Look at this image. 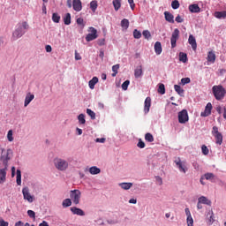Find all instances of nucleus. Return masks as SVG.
Wrapping results in <instances>:
<instances>
[{
	"label": "nucleus",
	"mask_w": 226,
	"mask_h": 226,
	"mask_svg": "<svg viewBox=\"0 0 226 226\" xmlns=\"http://www.w3.org/2000/svg\"><path fill=\"white\" fill-rule=\"evenodd\" d=\"M112 4L115 11H119V8H121V0H113Z\"/></svg>",
	"instance_id": "31"
},
{
	"label": "nucleus",
	"mask_w": 226,
	"mask_h": 226,
	"mask_svg": "<svg viewBox=\"0 0 226 226\" xmlns=\"http://www.w3.org/2000/svg\"><path fill=\"white\" fill-rule=\"evenodd\" d=\"M87 114L91 117L92 120L96 119V113L91 109H87Z\"/></svg>",
	"instance_id": "40"
},
{
	"label": "nucleus",
	"mask_w": 226,
	"mask_h": 226,
	"mask_svg": "<svg viewBox=\"0 0 226 226\" xmlns=\"http://www.w3.org/2000/svg\"><path fill=\"white\" fill-rule=\"evenodd\" d=\"M155 181L160 186L163 185V180L162 179V177H155Z\"/></svg>",
	"instance_id": "56"
},
{
	"label": "nucleus",
	"mask_w": 226,
	"mask_h": 226,
	"mask_svg": "<svg viewBox=\"0 0 226 226\" xmlns=\"http://www.w3.org/2000/svg\"><path fill=\"white\" fill-rule=\"evenodd\" d=\"M171 7L173 8V10H177V8H179V1L177 0L172 1Z\"/></svg>",
	"instance_id": "47"
},
{
	"label": "nucleus",
	"mask_w": 226,
	"mask_h": 226,
	"mask_svg": "<svg viewBox=\"0 0 226 226\" xmlns=\"http://www.w3.org/2000/svg\"><path fill=\"white\" fill-rule=\"evenodd\" d=\"M81 195L82 193L79 190H72L70 192L71 200L76 206L80 203Z\"/></svg>",
	"instance_id": "5"
},
{
	"label": "nucleus",
	"mask_w": 226,
	"mask_h": 226,
	"mask_svg": "<svg viewBox=\"0 0 226 226\" xmlns=\"http://www.w3.org/2000/svg\"><path fill=\"white\" fill-rule=\"evenodd\" d=\"M24 34H26V32H24V30L22 29V26H19L12 34V36L15 40L19 39V38H22V36H24Z\"/></svg>",
	"instance_id": "12"
},
{
	"label": "nucleus",
	"mask_w": 226,
	"mask_h": 226,
	"mask_svg": "<svg viewBox=\"0 0 226 226\" xmlns=\"http://www.w3.org/2000/svg\"><path fill=\"white\" fill-rule=\"evenodd\" d=\"M8 166H5L4 169H0V185H3L6 182V170H8Z\"/></svg>",
	"instance_id": "14"
},
{
	"label": "nucleus",
	"mask_w": 226,
	"mask_h": 226,
	"mask_svg": "<svg viewBox=\"0 0 226 226\" xmlns=\"http://www.w3.org/2000/svg\"><path fill=\"white\" fill-rule=\"evenodd\" d=\"M117 70H119V64H117L112 66V72H113V73L111 74L112 77H116V75H117Z\"/></svg>",
	"instance_id": "43"
},
{
	"label": "nucleus",
	"mask_w": 226,
	"mask_h": 226,
	"mask_svg": "<svg viewBox=\"0 0 226 226\" xmlns=\"http://www.w3.org/2000/svg\"><path fill=\"white\" fill-rule=\"evenodd\" d=\"M149 109H151V97H147L144 102V112L145 114L149 113Z\"/></svg>",
	"instance_id": "17"
},
{
	"label": "nucleus",
	"mask_w": 226,
	"mask_h": 226,
	"mask_svg": "<svg viewBox=\"0 0 226 226\" xmlns=\"http://www.w3.org/2000/svg\"><path fill=\"white\" fill-rule=\"evenodd\" d=\"M89 172L93 176H95L96 174H100L102 172V170H100L98 167L93 166L89 169Z\"/></svg>",
	"instance_id": "28"
},
{
	"label": "nucleus",
	"mask_w": 226,
	"mask_h": 226,
	"mask_svg": "<svg viewBox=\"0 0 226 226\" xmlns=\"http://www.w3.org/2000/svg\"><path fill=\"white\" fill-rule=\"evenodd\" d=\"M128 3L130 4L131 9L135 10V3L133 2V0H128Z\"/></svg>",
	"instance_id": "61"
},
{
	"label": "nucleus",
	"mask_w": 226,
	"mask_h": 226,
	"mask_svg": "<svg viewBox=\"0 0 226 226\" xmlns=\"http://www.w3.org/2000/svg\"><path fill=\"white\" fill-rule=\"evenodd\" d=\"M212 135L215 137L216 144H218L219 146H222V144H223V135H222V132L218 131V127H213Z\"/></svg>",
	"instance_id": "4"
},
{
	"label": "nucleus",
	"mask_w": 226,
	"mask_h": 226,
	"mask_svg": "<svg viewBox=\"0 0 226 226\" xmlns=\"http://www.w3.org/2000/svg\"><path fill=\"white\" fill-rule=\"evenodd\" d=\"M119 186L122 188V190H130L133 186L132 183H121L119 184Z\"/></svg>",
	"instance_id": "29"
},
{
	"label": "nucleus",
	"mask_w": 226,
	"mask_h": 226,
	"mask_svg": "<svg viewBox=\"0 0 226 226\" xmlns=\"http://www.w3.org/2000/svg\"><path fill=\"white\" fill-rule=\"evenodd\" d=\"M62 206H63V207H70V206H72V200H70V199L64 200Z\"/></svg>",
	"instance_id": "42"
},
{
	"label": "nucleus",
	"mask_w": 226,
	"mask_h": 226,
	"mask_svg": "<svg viewBox=\"0 0 226 226\" xmlns=\"http://www.w3.org/2000/svg\"><path fill=\"white\" fill-rule=\"evenodd\" d=\"M78 120H79V124H86V115L79 114L78 116Z\"/></svg>",
	"instance_id": "39"
},
{
	"label": "nucleus",
	"mask_w": 226,
	"mask_h": 226,
	"mask_svg": "<svg viewBox=\"0 0 226 226\" xmlns=\"http://www.w3.org/2000/svg\"><path fill=\"white\" fill-rule=\"evenodd\" d=\"M145 140H147V142H154V137H153V134L150 132H147L145 134Z\"/></svg>",
	"instance_id": "37"
},
{
	"label": "nucleus",
	"mask_w": 226,
	"mask_h": 226,
	"mask_svg": "<svg viewBox=\"0 0 226 226\" xmlns=\"http://www.w3.org/2000/svg\"><path fill=\"white\" fill-rule=\"evenodd\" d=\"M9 142H13V131L10 130L7 133Z\"/></svg>",
	"instance_id": "48"
},
{
	"label": "nucleus",
	"mask_w": 226,
	"mask_h": 226,
	"mask_svg": "<svg viewBox=\"0 0 226 226\" xmlns=\"http://www.w3.org/2000/svg\"><path fill=\"white\" fill-rule=\"evenodd\" d=\"M76 22L79 26H84V19L82 18H78Z\"/></svg>",
	"instance_id": "59"
},
{
	"label": "nucleus",
	"mask_w": 226,
	"mask_h": 226,
	"mask_svg": "<svg viewBox=\"0 0 226 226\" xmlns=\"http://www.w3.org/2000/svg\"><path fill=\"white\" fill-rule=\"evenodd\" d=\"M97 43L100 47H102V45H105V39H99Z\"/></svg>",
	"instance_id": "60"
},
{
	"label": "nucleus",
	"mask_w": 226,
	"mask_h": 226,
	"mask_svg": "<svg viewBox=\"0 0 226 226\" xmlns=\"http://www.w3.org/2000/svg\"><path fill=\"white\" fill-rule=\"evenodd\" d=\"M34 100V94H27L25 98V107H27Z\"/></svg>",
	"instance_id": "20"
},
{
	"label": "nucleus",
	"mask_w": 226,
	"mask_h": 226,
	"mask_svg": "<svg viewBox=\"0 0 226 226\" xmlns=\"http://www.w3.org/2000/svg\"><path fill=\"white\" fill-rule=\"evenodd\" d=\"M19 26L22 27V29H25V30L29 29V24H27V21L22 22L21 25Z\"/></svg>",
	"instance_id": "53"
},
{
	"label": "nucleus",
	"mask_w": 226,
	"mask_h": 226,
	"mask_svg": "<svg viewBox=\"0 0 226 226\" xmlns=\"http://www.w3.org/2000/svg\"><path fill=\"white\" fill-rule=\"evenodd\" d=\"M16 174V183L17 185H19V186H20V185H22V172L20 171V170H17Z\"/></svg>",
	"instance_id": "25"
},
{
	"label": "nucleus",
	"mask_w": 226,
	"mask_h": 226,
	"mask_svg": "<svg viewBox=\"0 0 226 226\" xmlns=\"http://www.w3.org/2000/svg\"><path fill=\"white\" fill-rule=\"evenodd\" d=\"M181 82H182L183 86H185V84H190L191 79H190V78H183L181 79Z\"/></svg>",
	"instance_id": "55"
},
{
	"label": "nucleus",
	"mask_w": 226,
	"mask_h": 226,
	"mask_svg": "<svg viewBox=\"0 0 226 226\" xmlns=\"http://www.w3.org/2000/svg\"><path fill=\"white\" fill-rule=\"evenodd\" d=\"M185 215H186L187 218L192 217V213L190 212V208L187 207L185 209Z\"/></svg>",
	"instance_id": "62"
},
{
	"label": "nucleus",
	"mask_w": 226,
	"mask_h": 226,
	"mask_svg": "<svg viewBox=\"0 0 226 226\" xmlns=\"http://www.w3.org/2000/svg\"><path fill=\"white\" fill-rule=\"evenodd\" d=\"M162 42L156 41L154 44V52L157 56H160L162 54Z\"/></svg>",
	"instance_id": "23"
},
{
	"label": "nucleus",
	"mask_w": 226,
	"mask_h": 226,
	"mask_svg": "<svg viewBox=\"0 0 226 226\" xmlns=\"http://www.w3.org/2000/svg\"><path fill=\"white\" fill-rule=\"evenodd\" d=\"M98 9V1L94 0L90 3V10L94 13L96 10Z\"/></svg>",
	"instance_id": "32"
},
{
	"label": "nucleus",
	"mask_w": 226,
	"mask_h": 226,
	"mask_svg": "<svg viewBox=\"0 0 226 226\" xmlns=\"http://www.w3.org/2000/svg\"><path fill=\"white\" fill-rule=\"evenodd\" d=\"M54 164L56 169H57V170L63 171L68 169V162H66L64 159L56 158L54 160Z\"/></svg>",
	"instance_id": "3"
},
{
	"label": "nucleus",
	"mask_w": 226,
	"mask_h": 226,
	"mask_svg": "<svg viewBox=\"0 0 226 226\" xmlns=\"http://www.w3.org/2000/svg\"><path fill=\"white\" fill-rule=\"evenodd\" d=\"M23 198L25 200H27V202H34V197L31 195L29 192V187H24L22 189Z\"/></svg>",
	"instance_id": "9"
},
{
	"label": "nucleus",
	"mask_w": 226,
	"mask_h": 226,
	"mask_svg": "<svg viewBox=\"0 0 226 226\" xmlns=\"http://www.w3.org/2000/svg\"><path fill=\"white\" fill-rule=\"evenodd\" d=\"M11 156H13V151L11 148L7 150H5L4 148H2L0 160L1 162H3V164L4 165V167H8V162L11 160Z\"/></svg>",
	"instance_id": "2"
},
{
	"label": "nucleus",
	"mask_w": 226,
	"mask_h": 226,
	"mask_svg": "<svg viewBox=\"0 0 226 226\" xmlns=\"http://www.w3.org/2000/svg\"><path fill=\"white\" fill-rule=\"evenodd\" d=\"M165 20L170 22V24H174V15L169 11L164 12Z\"/></svg>",
	"instance_id": "19"
},
{
	"label": "nucleus",
	"mask_w": 226,
	"mask_h": 226,
	"mask_svg": "<svg viewBox=\"0 0 226 226\" xmlns=\"http://www.w3.org/2000/svg\"><path fill=\"white\" fill-rule=\"evenodd\" d=\"M215 17L216 19H226V11H215Z\"/></svg>",
	"instance_id": "30"
},
{
	"label": "nucleus",
	"mask_w": 226,
	"mask_h": 226,
	"mask_svg": "<svg viewBox=\"0 0 226 226\" xmlns=\"http://www.w3.org/2000/svg\"><path fill=\"white\" fill-rule=\"evenodd\" d=\"M95 141L103 144L105 142V138H97Z\"/></svg>",
	"instance_id": "63"
},
{
	"label": "nucleus",
	"mask_w": 226,
	"mask_h": 226,
	"mask_svg": "<svg viewBox=\"0 0 226 226\" xmlns=\"http://www.w3.org/2000/svg\"><path fill=\"white\" fill-rule=\"evenodd\" d=\"M175 163L180 172L186 174V170H188V168H186V162H182L181 158L178 157L177 160H175Z\"/></svg>",
	"instance_id": "8"
},
{
	"label": "nucleus",
	"mask_w": 226,
	"mask_h": 226,
	"mask_svg": "<svg viewBox=\"0 0 226 226\" xmlns=\"http://www.w3.org/2000/svg\"><path fill=\"white\" fill-rule=\"evenodd\" d=\"M72 7H73L74 11H82V1L73 0Z\"/></svg>",
	"instance_id": "13"
},
{
	"label": "nucleus",
	"mask_w": 226,
	"mask_h": 226,
	"mask_svg": "<svg viewBox=\"0 0 226 226\" xmlns=\"http://www.w3.org/2000/svg\"><path fill=\"white\" fill-rule=\"evenodd\" d=\"M27 215L30 218H33L34 220L36 219V213H34V211L33 210H28L27 211Z\"/></svg>",
	"instance_id": "51"
},
{
	"label": "nucleus",
	"mask_w": 226,
	"mask_h": 226,
	"mask_svg": "<svg viewBox=\"0 0 226 226\" xmlns=\"http://www.w3.org/2000/svg\"><path fill=\"white\" fill-rule=\"evenodd\" d=\"M142 34L146 40H149L151 37V32H149V30H144Z\"/></svg>",
	"instance_id": "45"
},
{
	"label": "nucleus",
	"mask_w": 226,
	"mask_h": 226,
	"mask_svg": "<svg viewBox=\"0 0 226 226\" xmlns=\"http://www.w3.org/2000/svg\"><path fill=\"white\" fill-rule=\"evenodd\" d=\"M211 110H213V104L208 102L205 107V110L200 113L201 117H207L208 116H211Z\"/></svg>",
	"instance_id": "11"
},
{
	"label": "nucleus",
	"mask_w": 226,
	"mask_h": 226,
	"mask_svg": "<svg viewBox=\"0 0 226 226\" xmlns=\"http://www.w3.org/2000/svg\"><path fill=\"white\" fill-rule=\"evenodd\" d=\"M52 20L53 22H55L56 24H59L60 20H61V16H59V14H57L56 12H54L52 14Z\"/></svg>",
	"instance_id": "36"
},
{
	"label": "nucleus",
	"mask_w": 226,
	"mask_h": 226,
	"mask_svg": "<svg viewBox=\"0 0 226 226\" xmlns=\"http://www.w3.org/2000/svg\"><path fill=\"white\" fill-rule=\"evenodd\" d=\"M208 63H215L216 61V55L214 51H209L207 56Z\"/></svg>",
	"instance_id": "22"
},
{
	"label": "nucleus",
	"mask_w": 226,
	"mask_h": 226,
	"mask_svg": "<svg viewBox=\"0 0 226 226\" xmlns=\"http://www.w3.org/2000/svg\"><path fill=\"white\" fill-rule=\"evenodd\" d=\"M212 93L218 102L223 100L225 98L226 90L225 87L222 85H215L212 87Z\"/></svg>",
	"instance_id": "1"
},
{
	"label": "nucleus",
	"mask_w": 226,
	"mask_h": 226,
	"mask_svg": "<svg viewBox=\"0 0 226 226\" xmlns=\"http://www.w3.org/2000/svg\"><path fill=\"white\" fill-rule=\"evenodd\" d=\"M121 26L124 29H128L130 27V21L127 19H124L121 21Z\"/></svg>",
	"instance_id": "38"
},
{
	"label": "nucleus",
	"mask_w": 226,
	"mask_h": 226,
	"mask_svg": "<svg viewBox=\"0 0 226 226\" xmlns=\"http://www.w3.org/2000/svg\"><path fill=\"white\" fill-rule=\"evenodd\" d=\"M176 22H177L178 24H181L182 22H185V19L183 18H181L180 15H177L175 19Z\"/></svg>",
	"instance_id": "57"
},
{
	"label": "nucleus",
	"mask_w": 226,
	"mask_h": 226,
	"mask_svg": "<svg viewBox=\"0 0 226 226\" xmlns=\"http://www.w3.org/2000/svg\"><path fill=\"white\" fill-rule=\"evenodd\" d=\"M205 179L209 181V179H215V174L213 173H206L205 175Z\"/></svg>",
	"instance_id": "50"
},
{
	"label": "nucleus",
	"mask_w": 226,
	"mask_h": 226,
	"mask_svg": "<svg viewBox=\"0 0 226 226\" xmlns=\"http://www.w3.org/2000/svg\"><path fill=\"white\" fill-rule=\"evenodd\" d=\"M96 84H98V77H94V78L88 82V86H89L90 89H94V86H96Z\"/></svg>",
	"instance_id": "27"
},
{
	"label": "nucleus",
	"mask_w": 226,
	"mask_h": 226,
	"mask_svg": "<svg viewBox=\"0 0 226 226\" xmlns=\"http://www.w3.org/2000/svg\"><path fill=\"white\" fill-rule=\"evenodd\" d=\"M177 40H179V29L175 28L170 37L171 49H176Z\"/></svg>",
	"instance_id": "6"
},
{
	"label": "nucleus",
	"mask_w": 226,
	"mask_h": 226,
	"mask_svg": "<svg viewBox=\"0 0 226 226\" xmlns=\"http://www.w3.org/2000/svg\"><path fill=\"white\" fill-rule=\"evenodd\" d=\"M64 23L65 24V26H70L72 24V14H70L69 12L65 14V16L64 17Z\"/></svg>",
	"instance_id": "26"
},
{
	"label": "nucleus",
	"mask_w": 226,
	"mask_h": 226,
	"mask_svg": "<svg viewBox=\"0 0 226 226\" xmlns=\"http://www.w3.org/2000/svg\"><path fill=\"white\" fill-rule=\"evenodd\" d=\"M189 11L191 13H200V7H199V4H193L189 5Z\"/></svg>",
	"instance_id": "18"
},
{
	"label": "nucleus",
	"mask_w": 226,
	"mask_h": 226,
	"mask_svg": "<svg viewBox=\"0 0 226 226\" xmlns=\"http://www.w3.org/2000/svg\"><path fill=\"white\" fill-rule=\"evenodd\" d=\"M188 43L192 46V50H197V40H195L193 34L189 35Z\"/></svg>",
	"instance_id": "15"
},
{
	"label": "nucleus",
	"mask_w": 226,
	"mask_h": 226,
	"mask_svg": "<svg viewBox=\"0 0 226 226\" xmlns=\"http://www.w3.org/2000/svg\"><path fill=\"white\" fill-rule=\"evenodd\" d=\"M134 76L136 79L142 77V66H139L137 69H135Z\"/></svg>",
	"instance_id": "34"
},
{
	"label": "nucleus",
	"mask_w": 226,
	"mask_h": 226,
	"mask_svg": "<svg viewBox=\"0 0 226 226\" xmlns=\"http://www.w3.org/2000/svg\"><path fill=\"white\" fill-rule=\"evenodd\" d=\"M8 222L4 221V219L0 217V226H8Z\"/></svg>",
	"instance_id": "58"
},
{
	"label": "nucleus",
	"mask_w": 226,
	"mask_h": 226,
	"mask_svg": "<svg viewBox=\"0 0 226 226\" xmlns=\"http://www.w3.org/2000/svg\"><path fill=\"white\" fill-rule=\"evenodd\" d=\"M179 61L182 63H186L188 61V56L185 53L180 52L179 53Z\"/></svg>",
	"instance_id": "35"
},
{
	"label": "nucleus",
	"mask_w": 226,
	"mask_h": 226,
	"mask_svg": "<svg viewBox=\"0 0 226 226\" xmlns=\"http://www.w3.org/2000/svg\"><path fill=\"white\" fill-rule=\"evenodd\" d=\"M137 146L139 147V149H144V147H146V143L139 139Z\"/></svg>",
	"instance_id": "52"
},
{
	"label": "nucleus",
	"mask_w": 226,
	"mask_h": 226,
	"mask_svg": "<svg viewBox=\"0 0 226 226\" xmlns=\"http://www.w3.org/2000/svg\"><path fill=\"white\" fill-rule=\"evenodd\" d=\"M207 224L208 225H213V223H215V213H213V210H210L207 213Z\"/></svg>",
	"instance_id": "21"
},
{
	"label": "nucleus",
	"mask_w": 226,
	"mask_h": 226,
	"mask_svg": "<svg viewBox=\"0 0 226 226\" xmlns=\"http://www.w3.org/2000/svg\"><path fill=\"white\" fill-rule=\"evenodd\" d=\"M39 226H49V222H47L46 221H43L39 224Z\"/></svg>",
	"instance_id": "64"
},
{
	"label": "nucleus",
	"mask_w": 226,
	"mask_h": 226,
	"mask_svg": "<svg viewBox=\"0 0 226 226\" xmlns=\"http://www.w3.org/2000/svg\"><path fill=\"white\" fill-rule=\"evenodd\" d=\"M188 111L186 109H183L182 111L178 112V123H180V124L188 123Z\"/></svg>",
	"instance_id": "7"
},
{
	"label": "nucleus",
	"mask_w": 226,
	"mask_h": 226,
	"mask_svg": "<svg viewBox=\"0 0 226 226\" xmlns=\"http://www.w3.org/2000/svg\"><path fill=\"white\" fill-rule=\"evenodd\" d=\"M71 211L72 214L77 215L78 216H86V213L84 212V210L77 207H71Z\"/></svg>",
	"instance_id": "16"
},
{
	"label": "nucleus",
	"mask_w": 226,
	"mask_h": 226,
	"mask_svg": "<svg viewBox=\"0 0 226 226\" xmlns=\"http://www.w3.org/2000/svg\"><path fill=\"white\" fill-rule=\"evenodd\" d=\"M158 93L159 94H165V85L161 83L158 87Z\"/></svg>",
	"instance_id": "44"
},
{
	"label": "nucleus",
	"mask_w": 226,
	"mask_h": 226,
	"mask_svg": "<svg viewBox=\"0 0 226 226\" xmlns=\"http://www.w3.org/2000/svg\"><path fill=\"white\" fill-rule=\"evenodd\" d=\"M198 201L201 204H206L207 206H211V200H207L206 196H201L198 199Z\"/></svg>",
	"instance_id": "24"
},
{
	"label": "nucleus",
	"mask_w": 226,
	"mask_h": 226,
	"mask_svg": "<svg viewBox=\"0 0 226 226\" xmlns=\"http://www.w3.org/2000/svg\"><path fill=\"white\" fill-rule=\"evenodd\" d=\"M186 222H187V226H193V217H187Z\"/></svg>",
	"instance_id": "54"
},
{
	"label": "nucleus",
	"mask_w": 226,
	"mask_h": 226,
	"mask_svg": "<svg viewBox=\"0 0 226 226\" xmlns=\"http://www.w3.org/2000/svg\"><path fill=\"white\" fill-rule=\"evenodd\" d=\"M130 86V80H125L123 84H122V89L124 91H127L128 90V87Z\"/></svg>",
	"instance_id": "46"
},
{
	"label": "nucleus",
	"mask_w": 226,
	"mask_h": 226,
	"mask_svg": "<svg viewBox=\"0 0 226 226\" xmlns=\"http://www.w3.org/2000/svg\"><path fill=\"white\" fill-rule=\"evenodd\" d=\"M174 89L177 93V94H179L180 96H183V94H185V90L181 88V86L175 85Z\"/></svg>",
	"instance_id": "33"
},
{
	"label": "nucleus",
	"mask_w": 226,
	"mask_h": 226,
	"mask_svg": "<svg viewBox=\"0 0 226 226\" xmlns=\"http://www.w3.org/2000/svg\"><path fill=\"white\" fill-rule=\"evenodd\" d=\"M201 151H202L203 154H205V155L209 154V149L207 148V147L206 145H203L201 147Z\"/></svg>",
	"instance_id": "49"
},
{
	"label": "nucleus",
	"mask_w": 226,
	"mask_h": 226,
	"mask_svg": "<svg viewBox=\"0 0 226 226\" xmlns=\"http://www.w3.org/2000/svg\"><path fill=\"white\" fill-rule=\"evenodd\" d=\"M133 38H135L136 40H140V38H142V33H140V31H139L137 29H134Z\"/></svg>",
	"instance_id": "41"
},
{
	"label": "nucleus",
	"mask_w": 226,
	"mask_h": 226,
	"mask_svg": "<svg viewBox=\"0 0 226 226\" xmlns=\"http://www.w3.org/2000/svg\"><path fill=\"white\" fill-rule=\"evenodd\" d=\"M90 34H88L86 36V41H93V40H96L98 38V31L94 27H90Z\"/></svg>",
	"instance_id": "10"
}]
</instances>
